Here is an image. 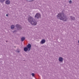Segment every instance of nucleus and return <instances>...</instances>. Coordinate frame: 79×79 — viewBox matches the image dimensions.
<instances>
[{
    "label": "nucleus",
    "mask_w": 79,
    "mask_h": 79,
    "mask_svg": "<svg viewBox=\"0 0 79 79\" xmlns=\"http://www.w3.org/2000/svg\"><path fill=\"white\" fill-rule=\"evenodd\" d=\"M34 1V0H30L29 1V2H33Z\"/></svg>",
    "instance_id": "obj_13"
},
{
    "label": "nucleus",
    "mask_w": 79,
    "mask_h": 79,
    "mask_svg": "<svg viewBox=\"0 0 79 79\" xmlns=\"http://www.w3.org/2000/svg\"><path fill=\"white\" fill-rule=\"evenodd\" d=\"M6 0H0L1 3H3Z\"/></svg>",
    "instance_id": "obj_12"
},
{
    "label": "nucleus",
    "mask_w": 79,
    "mask_h": 79,
    "mask_svg": "<svg viewBox=\"0 0 79 79\" xmlns=\"http://www.w3.org/2000/svg\"><path fill=\"white\" fill-rule=\"evenodd\" d=\"M6 16H8V14H6Z\"/></svg>",
    "instance_id": "obj_18"
},
{
    "label": "nucleus",
    "mask_w": 79,
    "mask_h": 79,
    "mask_svg": "<svg viewBox=\"0 0 79 79\" xmlns=\"http://www.w3.org/2000/svg\"><path fill=\"white\" fill-rule=\"evenodd\" d=\"M31 44H28L26 46V47H25L24 48L23 50L24 52H29L30 50H31Z\"/></svg>",
    "instance_id": "obj_3"
},
{
    "label": "nucleus",
    "mask_w": 79,
    "mask_h": 79,
    "mask_svg": "<svg viewBox=\"0 0 79 79\" xmlns=\"http://www.w3.org/2000/svg\"><path fill=\"white\" fill-rule=\"evenodd\" d=\"M72 3V1L71 0H70L69 1V3H70V4H71Z\"/></svg>",
    "instance_id": "obj_17"
},
{
    "label": "nucleus",
    "mask_w": 79,
    "mask_h": 79,
    "mask_svg": "<svg viewBox=\"0 0 79 79\" xmlns=\"http://www.w3.org/2000/svg\"><path fill=\"white\" fill-rule=\"evenodd\" d=\"M27 0V1L28 2V1H27V0Z\"/></svg>",
    "instance_id": "obj_21"
},
{
    "label": "nucleus",
    "mask_w": 79,
    "mask_h": 79,
    "mask_svg": "<svg viewBox=\"0 0 79 79\" xmlns=\"http://www.w3.org/2000/svg\"><path fill=\"white\" fill-rule=\"evenodd\" d=\"M64 11H65L64 10L61 13L58 14L57 15V18L58 19H60V20H62L63 21H67L68 18L66 17V15L64 13Z\"/></svg>",
    "instance_id": "obj_1"
},
{
    "label": "nucleus",
    "mask_w": 79,
    "mask_h": 79,
    "mask_svg": "<svg viewBox=\"0 0 79 79\" xmlns=\"http://www.w3.org/2000/svg\"><path fill=\"white\" fill-rule=\"evenodd\" d=\"M16 32H17V30H14L12 31V32H13V33H15Z\"/></svg>",
    "instance_id": "obj_16"
},
{
    "label": "nucleus",
    "mask_w": 79,
    "mask_h": 79,
    "mask_svg": "<svg viewBox=\"0 0 79 79\" xmlns=\"http://www.w3.org/2000/svg\"><path fill=\"white\" fill-rule=\"evenodd\" d=\"M5 3L6 5H10V1L7 0L5 2Z\"/></svg>",
    "instance_id": "obj_8"
},
{
    "label": "nucleus",
    "mask_w": 79,
    "mask_h": 79,
    "mask_svg": "<svg viewBox=\"0 0 79 79\" xmlns=\"http://www.w3.org/2000/svg\"><path fill=\"white\" fill-rule=\"evenodd\" d=\"M16 52H18V53H19V49H17L16 50Z\"/></svg>",
    "instance_id": "obj_14"
},
{
    "label": "nucleus",
    "mask_w": 79,
    "mask_h": 79,
    "mask_svg": "<svg viewBox=\"0 0 79 79\" xmlns=\"http://www.w3.org/2000/svg\"><path fill=\"white\" fill-rule=\"evenodd\" d=\"M45 42H46V41L45 40V39H43L41 41L40 43L41 44H44L45 43Z\"/></svg>",
    "instance_id": "obj_9"
},
{
    "label": "nucleus",
    "mask_w": 79,
    "mask_h": 79,
    "mask_svg": "<svg viewBox=\"0 0 79 79\" xmlns=\"http://www.w3.org/2000/svg\"><path fill=\"white\" fill-rule=\"evenodd\" d=\"M15 25H12L10 26V28L11 29H13L15 28Z\"/></svg>",
    "instance_id": "obj_10"
},
{
    "label": "nucleus",
    "mask_w": 79,
    "mask_h": 79,
    "mask_svg": "<svg viewBox=\"0 0 79 79\" xmlns=\"http://www.w3.org/2000/svg\"><path fill=\"white\" fill-rule=\"evenodd\" d=\"M28 21L33 26H36L37 22L35 21V19L33 18L31 16L29 17L28 19Z\"/></svg>",
    "instance_id": "obj_2"
},
{
    "label": "nucleus",
    "mask_w": 79,
    "mask_h": 79,
    "mask_svg": "<svg viewBox=\"0 0 79 79\" xmlns=\"http://www.w3.org/2000/svg\"><path fill=\"white\" fill-rule=\"evenodd\" d=\"M14 47H15V48H16V47H15V46Z\"/></svg>",
    "instance_id": "obj_20"
},
{
    "label": "nucleus",
    "mask_w": 79,
    "mask_h": 79,
    "mask_svg": "<svg viewBox=\"0 0 79 79\" xmlns=\"http://www.w3.org/2000/svg\"><path fill=\"white\" fill-rule=\"evenodd\" d=\"M26 39L25 37H23L21 38V41L22 42H23Z\"/></svg>",
    "instance_id": "obj_11"
},
{
    "label": "nucleus",
    "mask_w": 79,
    "mask_h": 79,
    "mask_svg": "<svg viewBox=\"0 0 79 79\" xmlns=\"http://www.w3.org/2000/svg\"><path fill=\"white\" fill-rule=\"evenodd\" d=\"M70 18L71 21L72 20L74 21V20H75V19H76L75 18V17L73 16H70Z\"/></svg>",
    "instance_id": "obj_7"
},
{
    "label": "nucleus",
    "mask_w": 79,
    "mask_h": 79,
    "mask_svg": "<svg viewBox=\"0 0 79 79\" xmlns=\"http://www.w3.org/2000/svg\"><path fill=\"white\" fill-rule=\"evenodd\" d=\"M35 18L36 19H39V18H41V15L39 13H37L35 16Z\"/></svg>",
    "instance_id": "obj_4"
},
{
    "label": "nucleus",
    "mask_w": 79,
    "mask_h": 79,
    "mask_svg": "<svg viewBox=\"0 0 79 79\" xmlns=\"http://www.w3.org/2000/svg\"><path fill=\"white\" fill-rule=\"evenodd\" d=\"M8 42V41H6V42Z\"/></svg>",
    "instance_id": "obj_19"
},
{
    "label": "nucleus",
    "mask_w": 79,
    "mask_h": 79,
    "mask_svg": "<svg viewBox=\"0 0 79 79\" xmlns=\"http://www.w3.org/2000/svg\"><path fill=\"white\" fill-rule=\"evenodd\" d=\"M31 75L33 77H34V76L35 75V74L34 73H31Z\"/></svg>",
    "instance_id": "obj_15"
},
{
    "label": "nucleus",
    "mask_w": 79,
    "mask_h": 79,
    "mask_svg": "<svg viewBox=\"0 0 79 79\" xmlns=\"http://www.w3.org/2000/svg\"><path fill=\"white\" fill-rule=\"evenodd\" d=\"M59 62H61L62 63L63 61V58L61 57L59 58Z\"/></svg>",
    "instance_id": "obj_6"
},
{
    "label": "nucleus",
    "mask_w": 79,
    "mask_h": 79,
    "mask_svg": "<svg viewBox=\"0 0 79 79\" xmlns=\"http://www.w3.org/2000/svg\"><path fill=\"white\" fill-rule=\"evenodd\" d=\"M15 27H16L18 31L22 29V26L19 24H17L15 25Z\"/></svg>",
    "instance_id": "obj_5"
}]
</instances>
